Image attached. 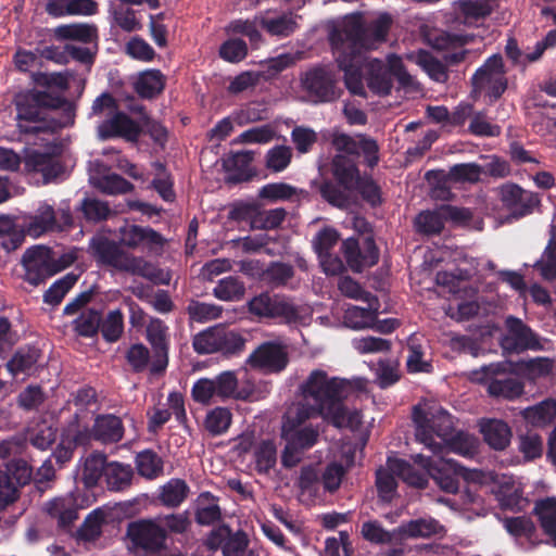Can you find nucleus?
<instances>
[{"mask_svg": "<svg viewBox=\"0 0 556 556\" xmlns=\"http://www.w3.org/2000/svg\"><path fill=\"white\" fill-rule=\"evenodd\" d=\"M127 538L135 551L144 555H160L168 549L166 529L154 519H139L127 526Z\"/></svg>", "mask_w": 556, "mask_h": 556, "instance_id": "obj_9", "label": "nucleus"}, {"mask_svg": "<svg viewBox=\"0 0 556 556\" xmlns=\"http://www.w3.org/2000/svg\"><path fill=\"white\" fill-rule=\"evenodd\" d=\"M483 174L482 165L477 163H459L450 167L446 174H443L442 181H439L438 187L434 189L437 197H443L450 193L446 182L454 184H477L481 180Z\"/></svg>", "mask_w": 556, "mask_h": 556, "instance_id": "obj_22", "label": "nucleus"}, {"mask_svg": "<svg viewBox=\"0 0 556 556\" xmlns=\"http://www.w3.org/2000/svg\"><path fill=\"white\" fill-rule=\"evenodd\" d=\"M533 514L538 517L543 532L556 546V498L547 497L536 502Z\"/></svg>", "mask_w": 556, "mask_h": 556, "instance_id": "obj_37", "label": "nucleus"}, {"mask_svg": "<svg viewBox=\"0 0 556 556\" xmlns=\"http://www.w3.org/2000/svg\"><path fill=\"white\" fill-rule=\"evenodd\" d=\"M166 86L165 75L156 68L146 70L135 81V91L141 99L151 100L163 92Z\"/></svg>", "mask_w": 556, "mask_h": 556, "instance_id": "obj_29", "label": "nucleus"}, {"mask_svg": "<svg viewBox=\"0 0 556 556\" xmlns=\"http://www.w3.org/2000/svg\"><path fill=\"white\" fill-rule=\"evenodd\" d=\"M41 358V350L35 345L20 348L7 363V368L13 375L25 374L29 376L37 369V364Z\"/></svg>", "mask_w": 556, "mask_h": 556, "instance_id": "obj_30", "label": "nucleus"}, {"mask_svg": "<svg viewBox=\"0 0 556 556\" xmlns=\"http://www.w3.org/2000/svg\"><path fill=\"white\" fill-rule=\"evenodd\" d=\"M25 166L30 172L40 173L46 184L63 173V165L56 153L51 152L30 151L25 157Z\"/></svg>", "mask_w": 556, "mask_h": 556, "instance_id": "obj_23", "label": "nucleus"}, {"mask_svg": "<svg viewBox=\"0 0 556 556\" xmlns=\"http://www.w3.org/2000/svg\"><path fill=\"white\" fill-rule=\"evenodd\" d=\"M98 135L102 140L123 138L130 142H137L141 135V128L128 114L117 110L98 126Z\"/></svg>", "mask_w": 556, "mask_h": 556, "instance_id": "obj_20", "label": "nucleus"}, {"mask_svg": "<svg viewBox=\"0 0 556 556\" xmlns=\"http://www.w3.org/2000/svg\"><path fill=\"white\" fill-rule=\"evenodd\" d=\"M109 463L106 455L100 452H93L87 456L83 469L85 485L88 488L96 486L99 480L102 477L104 478Z\"/></svg>", "mask_w": 556, "mask_h": 556, "instance_id": "obj_42", "label": "nucleus"}, {"mask_svg": "<svg viewBox=\"0 0 556 556\" xmlns=\"http://www.w3.org/2000/svg\"><path fill=\"white\" fill-rule=\"evenodd\" d=\"M248 364L263 374H279L289 364L287 346L277 341L263 342L250 354Z\"/></svg>", "mask_w": 556, "mask_h": 556, "instance_id": "obj_15", "label": "nucleus"}, {"mask_svg": "<svg viewBox=\"0 0 556 556\" xmlns=\"http://www.w3.org/2000/svg\"><path fill=\"white\" fill-rule=\"evenodd\" d=\"M281 438L299 451L305 452L318 442L319 431L311 424L296 429L289 426L287 430L281 431Z\"/></svg>", "mask_w": 556, "mask_h": 556, "instance_id": "obj_39", "label": "nucleus"}, {"mask_svg": "<svg viewBox=\"0 0 556 556\" xmlns=\"http://www.w3.org/2000/svg\"><path fill=\"white\" fill-rule=\"evenodd\" d=\"M56 440V429L42 424L28 430L27 441L40 451H47Z\"/></svg>", "mask_w": 556, "mask_h": 556, "instance_id": "obj_62", "label": "nucleus"}, {"mask_svg": "<svg viewBox=\"0 0 556 556\" xmlns=\"http://www.w3.org/2000/svg\"><path fill=\"white\" fill-rule=\"evenodd\" d=\"M190 486L180 478H172L157 490L156 501L166 508H178L189 496Z\"/></svg>", "mask_w": 556, "mask_h": 556, "instance_id": "obj_27", "label": "nucleus"}, {"mask_svg": "<svg viewBox=\"0 0 556 556\" xmlns=\"http://www.w3.org/2000/svg\"><path fill=\"white\" fill-rule=\"evenodd\" d=\"M480 431L485 443H488V445L493 450L503 451L510 443L511 429L503 420L489 419L481 424Z\"/></svg>", "mask_w": 556, "mask_h": 556, "instance_id": "obj_31", "label": "nucleus"}, {"mask_svg": "<svg viewBox=\"0 0 556 556\" xmlns=\"http://www.w3.org/2000/svg\"><path fill=\"white\" fill-rule=\"evenodd\" d=\"M339 72L344 73V85L349 92L353 96L367 98V91L363 83V74L361 70L362 56L350 53L346 49L339 46H331Z\"/></svg>", "mask_w": 556, "mask_h": 556, "instance_id": "obj_18", "label": "nucleus"}, {"mask_svg": "<svg viewBox=\"0 0 556 556\" xmlns=\"http://www.w3.org/2000/svg\"><path fill=\"white\" fill-rule=\"evenodd\" d=\"M232 415L228 408L215 407L206 414L205 430L213 437L224 434L229 429Z\"/></svg>", "mask_w": 556, "mask_h": 556, "instance_id": "obj_54", "label": "nucleus"}, {"mask_svg": "<svg viewBox=\"0 0 556 556\" xmlns=\"http://www.w3.org/2000/svg\"><path fill=\"white\" fill-rule=\"evenodd\" d=\"M102 312L97 308L83 309L73 321L74 331L83 338H93L99 333Z\"/></svg>", "mask_w": 556, "mask_h": 556, "instance_id": "obj_45", "label": "nucleus"}, {"mask_svg": "<svg viewBox=\"0 0 556 556\" xmlns=\"http://www.w3.org/2000/svg\"><path fill=\"white\" fill-rule=\"evenodd\" d=\"M91 437L102 443H117L124 437V425L119 417L98 415L91 429Z\"/></svg>", "mask_w": 556, "mask_h": 556, "instance_id": "obj_26", "label": "nucleus"}, {"mask_svg": "<svg viewBox=\"0 0 556 556\" xmlns=\"http://www.w3.org/2000/svg\"><path fill=\"white\" fill-rule=\"evenodd\" d=\"M507 332L501 338V346L507 353H522L527 350L539 351L543 346L539 336L520 318L508 316L505 320Z\"/></svg>", "mask_w": 556, "mask_h": 556, "instance_id": "obj_14", "label": "nucleus"}, {"mask_svg": "<svg viewBox=\"0 0 556 556\" xmlns=\"http://www.w3.org/2000/svg\"><path fill=\"white\" fill-rule=\"evenodd\" d=\"M296 17L291 12L275 17L261 16L260 26L271 36L289 37L299 28Z\"/></svg>", "mask_w": 556, "mask_h": 556, "instance_id": "obj_40", "label": "nucleus"}, {"mask_svg": "<svg viewBox=\"0 0 556 556\" xmlns=\"http://www.w3.org/2000/svg\"><path fill=\"white\" fill-rule=\"evenodd\" d=\"M53 33L58 40H76L86 45L98 40V28L91 24H63L55 27Z\"/></svg>", "mask_w": 556, "mask_h": 556, "instance_id": "obj_33", "label": "nucleus"}, {"mask_svg": "<svg viewBox=\"0 0 556 556\" xmlns=\"http://www.w3.org/2000/svg\"><path fill=\"white\" fill-rule=\"evenodd\" d=\"M58 228V215L52 205L47 203L41 204L36 215H34L28 223V233L34 237H39L46 232L55 231Z\"/></svg>", "mask_w": 556, "mask_h": 556, "instance_id": "obj_38", "label": "nucleus"}, {"mask_svg": "<svg viewBox=\"0 0 556 556\" xmlns=\"http://www.w3.org/2000/svg\"><path fill=\"white\" fill-rule=\"evenodd\" d=\"M300 87L306 100L315 105L337 102L344 93L339 70L331 63H317L300 74Z\"/></svg>", "mask_w": 556, "mask_h": 556, "instance_id": "obj_5", "label": "nucleus"}, {"mask_svg": "<svg viewBox=\"0 0 556 556\" xmlns=\"http://www.w3.org/2000/svg\"><path fill=\"white\" fill-rule=\"evenodd\" d=\"M390 24L388 15L380 16L368 27L364 25L361 16H346L340 26L330 30L329 42L330 46H339L362 56L365 51L375 49L386 40Z\"/></svg>", "mask_w": 556, "mask_h": 556, "instance_id": "obj_3", "label": "nucleus"}, {"mask_svg": "<svg viewBox=\"0 0 556 556\" xmlns=\"http://www.w3.org/2000/svg\"><path fill=\"white\" fill-rule=\"evenodd\" d=\"M194 520L199 526L208 527L223 520L219 497L210 491L201 492L194 501Z\"/></svg>", "mask_w": 556, "mask_h": 556, "instance_id": "obj_25", "label": "nucleus"}, {"mask_svg": "<svg viewBox=\"0 0 556 556\" xmlns=\"http://www.w3.org/2000/svg\"><path fill=\"white\" fill-rule=\"evenodd\" d=\"M99 332L105 342H117L124 333L123 312L117 308L110 311L105 316L102 315Z\"/></svg>", "mask_w": 556, "mask_h": 556, "instance_id": "obj_46", "label": "nucleus"}, {"mask_svg": "<svg viewBox=\"0 0 556 556\" xmlns=\"http://www.w3.org/2000/svg\"><path fill=\"white\" fill-rule=\"evenodd\" d=\"M413 421L416 427L415 437L417 441L425 444L433 455L443 454V442L454 433L452 416L446 410L439 409L429 418L425 410L415 406Z\"/></svg>", "mask_w": 556, "mask_h": 556, "instance_id": "obj_7", "label": "nucleus"}, {"mask_svg": "<svg viewBox=\"0 0 556 556\" xmlns=\"http://www.w3.org/2000/svg\"><path fill=\"white\" fill-rule=\"evenodd\" d=\"M21 264L24 268L23 279L37 287L53 276L51 248L33 245L23 253Z\"/></svg>", "mask_w": 556, "mask_h": 556, "instance_id": "obj_16", "label": "nucleus"}, {"mask_svg": "<svg viewBox=\"0 0 556 556\" xmlns=\"http://www.w3.org/2000/svg\"><path fill=\"white\" fill-rule=\"evenodd\" d=\"M429 476L432 477L442 491L451 494L457 493L459 489L458 477H463L465 480L471 482H481L484 477L481 470L467 469L457 460L446 456H440L438 458V464Z\"/></svg>", "mask_w": 556, "mask_h": 556, "instance_id": "obj_11", "label": "nucleus"}, {"mask_svg": "<svg viewBox=\"0 0 556 556\" xmlns=\"http://www.w3.org/2000/svg\"><path fill=\"white\" fill-rule=\"evenodd\" d=\"M400 543L407 539L430 538L440 533L442 526L433 518H418L401 523L399 527Z\"/></svg>", "mask_w": 556, "mask_h": 556, "instance_id": "obj_32", "label": "nucleus"}, {"mask_svg": "<svg viewBox=\"0 0 556 556\" xmlns=\"http://www.w3.org/2000/svg\"><path fill=\"white\" fill-rule=\"evenodd\" d=\"M46 400L39 384H28L16 399L17 406L25 412L38 410Z\"/></svg>", "mask_w": 556, "mask_h": 556, "instance_id": "obj_61", "label": "nucleus"}, {"mask_svg": "<svg viewBox=\"0 0 556 556\" xmlns=\"http://www.w3.org/2000/svg\"><path fill=\"white\" fill-rule=\"evenodd\" d=\"M134 478V469L129 464L110 462L104 481L110 491L121 492L130 488Z\"/></svg>", "mask_w": 556, "mask_h": 556, "instance_id": "obj_35", "label": "nucleus"}, {"mask_svg": "<svg viewBox=\"0 0 556 556\" xmlns=\"http://www.w3.org/2000/svg\"><path fill=\"white\" fill-rule=\"evenodd\" d=\"M14 105L16 109L18 128L23 134L36 135L46 130V126H29L24 123H45L48 114L52 110L61 109L64 121L54 126H50V128L72 126L75 121V103L64 97L55 96L48 91L36 89L21 91L14 97Z\"/></svg>", "mask_w": 556, "mask_h": 556, "instance_id": "obj_2", "label": "nucleus"}, {"mask_svg": "<svg viewBox=\"0 0 556 556\" xmlns=\"http://www.w3.org/2000/svg\"><path fill=\"white\" fill-rule=\"evenodd\" d=\"M496 501L502 509L525 511L530 501L523 496L522 489L514 482H503L493 490Z\"/></svg>", "mask_w": 556, "mask_h": 556, "instance_id": "obj_28", "label": "nucleus"}, {"mask_svg": "<svg viewBox=\"0 0 556 556\" xmlns=\"http://www.w3.org/2000/svg\"><path fill=\"white\" fill-rule=\"evenodd\" d=\"M470 83L472 92L478 94L484 93L491 103L501 99L508 87L503 56L498 53L489 56L476 70Z\"/></svg>", "mask_w": 556, "mask_h": 556, "instance_id": "obj_8", "label": "nucleus"}, {"mask_svg": "<svg viewBox=\"0 0 556 556\" xmlns=\"http://www.w3.org/2000/svg\"><path fill=\"white\" fill-rule=\"evenodd\" d=\"M77 279V275L68 273L54 281L45 292L43 302L52 306L59 305L66 293L75 286Z\"/></svg>", "mask_w": 556, "mask_h": 556, "instance_id": "obj_55", "label": "nucleus"}, {"mask_svg": "<svg viewBox=\"0 0 556 556\" xmlns=\"http://www.w3.org/2000/svg\"><path fill=\"white\" fill-rule=\"evenodd\" d=\"M253 157L250 152H237L224 161V167L227 172V181L230 184H240L249 181L253 174L250 165Z\"/></svg>", "mask_w": 556, "mask_h": 556, "instance_id": "obj_34", "label": "nucleus"}, {"mask_svg": "<svg viewBox=\"0 0 556 556\" xmlns=\"http://www.w3.org/2000/svg\"><path fill=\"white\" fill-rule=\"evenodd\" d=\"M304 404L289 408L283 416L281 431L289 426L303 428L314 415H319L334 427L345 424V407L343 404L344 387L346 384H300Z\"/></svg>", "mask_w": 556, "mask_h": 556, "instance_id": "obj_1", "label": "nucleus"}, {"mask_svg": "<svg viewBox=\"0 0 556 556\" xmlns=\"http://www.w3.org/2000/svg\"><path fill=\"white\" fill-rule=\"evenodd\" d=\"M255 468L258 473H268L277 463V446L273 440H262L254 448Z\"/></svg>", "mask_w": 556, "mask_h": 556, "instance_id": "obj_50", "label": "nucleus"}, {"mask_svg": "<svg viewBox=\"0 0 556 556\" xmlns=\"http://www.w3.org/2000/svg\"><path fill=\"white\" fill-rule=\"evenodd\" d=\"M500 199L515 219L530 215L540 204L539 197L519 185L506 182L498 188Z\"/></svg>", "mask_w": 556, "mask_h": 556, "instance_id": "obj_19", "label": "nucleus"}, {"mask_svg": "<svg viewBox=\"0 0 556 556\" xmlns=\"http://www.w3.org/2000/svg\"><path fill=\"white\" fill-rule=\"evenodd\" d=\"M330 178L324 179L318 191L323 200L333 207L348 210L355 203V188L362 177L354 160L337 154L330 163Z\"/></svg>", "mask_w": 556, "mask_h": 556, "instance_id": "obj_4", "label": "nucleus"}, {"mask_svg": "<svg viewBox=\"0 0 556 556\" xmlns=\"http://www.w3.org/2000/svg\"><path fill=\"white\" fill-rule=\"evenodd\" d=\"M521 414L529 425L543 428L556 418V400L546 399L536 405L525 408Z\"/></svg>", "mask_w": 556, "mask_h": 556, "instance_id": "obj_36", "label": "nucleus"}, {"mask_svg": "<svg viewBox=\"0 0 556 556\" xmlns=\"http://www.w3.org/2000/svg\"><path fill=\"white\" fill-rule=\"evenodd\" d=\"M248 312L258 321L294 325L301 319L298 305L283 293L262 291L247 303Z\"/></svg>", "mask_w": 556, "mask_h": 556, "instance_id": "obj_6", "label": "nucleus"}, {"mask_svg": "<svg viewBox=\"0 0 556 556\" xmlns=\"http://www.w3.org/2000/svg\"><path fill=\"white\" fill-rule=\"evenodd\" d=\"M244 294V282L238 276H227L222 278L213 289V295L225 302L240 301Z\"/></svg>", "mask_w": 556, "mask_h": 556, "instance_id": "obj_43", "label": "nucleus"}, {"mask_svg": "<svg viewBox=\"0 0 556 556\" xmlns=\"http://www.w3.org/2000/svg\"><path fill=\"white\" fill-rule=\"evenodd\" d=\"M79 211L87 222L93 224L106 220L112 213L108 202L89 197L81 200Z\"/></svg>", "mask_w": 556, "mask_h": 556, "instance_id": "obj_53", "label": "nucleus"}, {"mask_svg": "<svg viewBox=\"0 0 556 556\" xmlns=\"http://www.w3.org/2000/svg\"><path fill=\"white\" fill-rule=\"evenodd\" d=\"M444 450H448L464 457L471 458L478 448L477 440L472 434L457 431L453 433L445 442H443Z\"/></svg>", "mask_w": 556, "mask_h": 556, "instance_id": "obj_52", "label": "nucleus"}, {"mask_svg": "<svg viewBox=\"0 0 556 556\" xmlns=\"http://www.w3.org/2000/svg\"><path fill=\"white\" fill-rule=\"evenodd\" d=\"M361 198L371 207H378L383 203L381 187L375 181L371 175H362L355 188V195Z\"/></svg>", "mask_w": 556, "mask_h": 556, "instance_id": "obj_57", "label": "nucleus"}, {"mask_svg": "<svg viewBox=\"0 0 556 556\" xmlns=\"http://www.w3.org/2000/svg\"><path fill=\"white\" fill-rule=\"evenodd\" d=\"M89 253L98 265L111 267L123 273L127 269V261L130 256L122 249L121 243L109 239L105 236H93L89 240Z\"/></svg>", "mask_w": 556, "mask_h": 556, "instance_id": "obj_17", "label": "nucleus"}, {"mask_svg": "<svg viewBox=\"0 0 556 556\" xmlns=\"http://www.w3.org/2000/svg\"><path fill=\"white\" fill-rule=\"evenodd\" d=\"M48 515L58 520L60 528H70L78 519V510L72 500L54 498L47 504Z\"/></svg>", "mask_w": 556, "mask_h": 556, "instance_id": "obj_41", "label": "nucleus"}, {"mask_svg": "<svg viewBox=\"0 0 556 556\" xmlns=\"http://www.w3.org/2000/svg\"><path fill=\"white\" fill-rule=\"evenodd\" d=\"M164 243L163 236L151 227L131 225L121 230V244L129 249H136L141 244L149 249L163 248Z\"/></svg>", "mask_w": 556, "mask_h": 556, "instance_id": "obj_24", "label": "nucleus"}, {"mask_svg": "<svg viewBox=\"0 0 556 556\" xmlns=\"http://www.w3.org/2000/svg\"><path fill=\"white\" fill-rule=\"evenodd\" d=\"M147 341L152 348L149 375L152 379H161L168 366L169 334L168 327L159 318H152L147 326Z\"/></svg>", "mask_w": 556, "mask_h": 556, "instance_id": "obj_12", "label": "nucleus"}, {"mask_svg": "<svg viewBox=\"0 0 556 556\" xmlns=\"http://www.w3.org/2000/svg\"><path fill=\"white\" fill-rule=\"evenodd\" d=\"M415 228L425 236L440 235L444 229V219L440 206L433 211H422L415 217Z\"/></svg>", "mask_w": 556, "mask_h": 556, "instance_id": "obj_48", "label": "nucleus"}, {"mask_svg": "<svg viewBox=\"0 0 556 556\" xmlns=\"http://www.w3.org/2000/svg\"><path fill=\"white\" fill-rule=\"evenodd\" d=\"M518 450L526 460H534L543 454L542 437L532 431L518 435Z\"/></svg>", "mask_w": 556, "mask_h": 556, "instance_id": "obj_59", "label": "nucleus"}, {"mask_svg": "<svg viewBox=\"0 0 556 556\" xmlns=\"http://www.w3.org/2000/svg\"><path fill=\"white\" fill-rule=\"evenodd\" d=\"M392 471L400 476L406 483L418 489H426L429 473L417 471L408 462L396 459L391 465Z\"/></svg>", "mask_w": 556, "mask_h": 556, "instance_id": "obj_56", "label": "nucleus"}, {"mask_svg": "<svg viewBox=\"0 0 556 556\" xmlns=\"http://www.w3.org/2000/svg\"><path fill=\"white\" fill-rule=\"evenodd\" d=\"M136 467L141 477L152 480L163 473L164 462L154 451L144 450L137 454Z\"/></svg>", "mask_w": 556, "mask_h": 556, "instance_id": "obj_49", "label": "nucleus"}, {"mask_svg": "<svg viewBox=\"0 0 556 556\" xmlns=\"http://www.w3.org/2000/svg\"><path fill=\"white\" fill-rule=\"evenodd\" d=\"M186 312L191 321L207 323L219 318L223 314V307L214 303H206L192 299L189 301Z\"/></svg>", "mask_w": 556, "mask_h": 556, "instance_id": "obj_51", "label": "nucleus"}, {"mask_svg": "<svg viewBox=\"0 0 556 556\" xmlns=\"http://www.w3.org/2000/svg\"><path fill=\"white\" fill-rule=\"evenodd\" d=\"M268 392L267 384H193L191 393L195 402L207 404L214 395L256 402L264 399Z\"/></svg>", "mask_w": 556, "mask_h": 556, "instance_id": "obj_10", "label": "nucleus"}, {"mask_svg": "<svg viewBox=\"0 0 556 556\" xmlns=\"http://www.w3.org/2000/svg\"><path fill=\"white\" fill-rule=\"evenodd\" d=\"M219 325L210 327L194 336L192 346L199 354H212L218 352Z\"/></svg>", "mask_w": 556, "mask_h": 556, "instance_id": "obj_60", "label": "nucleus"}, {"mask_svg": "<svg viewBox=\"0 0 556 556\" xmlns=\"http://www.w3.org/2000/svg\"><path fill=\"white\" fill-rule=\"evenodd\" d=\"M339 241V233L336 229L325 227L317 232L313 240V248L316 252L324 270L327 274H337L342 270L343 264L338 256H333L331 251Z\"/></svg>", "mask_w": 556, "mask_h": 556, "instance_id": "obj_21", "label": "nucleus"}, {"mask_svg": "<svg viewBox=\"0 0 556 556\" xmlns=\"http://www.w3.org/2000/svg\"><path fill=\"white\" fill-rule=\"evenodd\" d=\"M249 543V536L243 530L233 532L226 523L213 528L203 541L207 551L220 549L223 556H243Z\"/></svg>", "mask_w": 556, "mask_h": 556, "instance_id": "obj_13", "label": "nucleus"}, {"mask_svg": "<svg viewBox=\"0 0 556 556\" xmlns=\"http://www.w3.org/2000/svg\"><path fill=\"white\" fill-rule=\"evenodd\" d=\"M468 130L477 137H498L502 134L501 126L490 123L484 111L473 113Z\"/></svg>", "mask_w": 556, "mask_h": 556, "instance_id": "obj_64", "label": "nucleus"}, {"mask_svg": "<svg viewBox=\"0 0 556 556\" xmlns=\"http://www.w3.org/2000/svg\"><path fill=\"white\" fill-rule=\"evenodd\" d=\"M3 472H8L12 483L17 491H20L21 486L26 485L33 475L31 466L24 459H12L7 466L5 469H2Z\"/></svg>", "mask_w": 556, "mask_h": 556, "instance_id": "obj_63", "label": "nucleus"}, {"mask_svg": "<svg viewBox=\"0 0 556 556\" xmlns=\"http://www.w3.org/2000/svg\"><path fill=\"white\" fill-rule=\"evenodd\" d=\"M417 63L431 79L438 83H445L448 79L446 65L430 52L421 50L418 53Z\"/></svg>", "mask_w": 556, "mask_h": 556, "instance_id": "obj_58", "label": "nucleus"}, {"mask_svg": "<svg viewBox=\"0 0 556 556\" xmlns=\"http://www.w3.org/2000/svg\"><path fill=\"white\" fill-rule=\"evenodd\" d=\"M361 532L372 544H400L399 528L388 531L378 520L365 521Z\"/></svg>", "mask_w": 556, "mask_h": 556, "instance_id": "obj_44", "label": "nucleus"}, {"mask_svg": "<svg viewBox=\"0 0 556 556\" xmlns=\"http://www.w3.org/2000/svg\"><path fill=\"white\" fill-rule=\"evenodd\" d=\"M247 340L240 331L219 325L218 352L223 355H238L243 352Z\"/></svg>", "mask_w": 556, "mask_h": 556, "instance_id": "obj_47", "label": "nucleus"}]
</instances>
